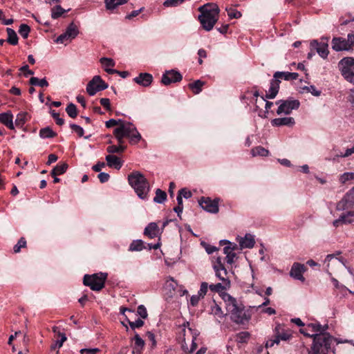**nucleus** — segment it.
I'll return each mask as SVG.
<instances>
[{
    "mask_svg": "<svg viewBox=\"0 0 354 354\" xmlns=\"http://www.w3.org/2000/svg\"><path fill=\"white\" fill-rule=\"evenodd\" d=\"M222 298L225 303L226 309L230 314L231 319L239 324H243L251 318V315L242 304L238 303L236 299L228 293L223 292Z\"/></svg>",
    "mask_w": 354,
    "mask_h": 354,
    "instance_id": "nucleus-1",
    "label": "nucleus"
},
{
    "mask_svg": "<svg viewBox=\"0 0 354 354\" xmlns=\"http://www.w3.org/2000/svg\"><path fill=\"white\" fill-rule=\"evenodd\" d=\"M215 276L221 282L212 283L209 285V289L212 292L223 293V291L228 290L231 286L230 280L227 277V271L222 262V258L218 257L212 265Z\"/></svg>",
    "mask_w": 354,
    "mask_h": 354,
    "instance_id": "nucleus-2",
    "label": "nucleus"
},
{
    "mask_svg": "<svg viewBox=\"0 0 354 354\" xmlns=\"http://www.w3.org/2000/svg\"><path fill=\"white\" fill-rule=\"evenodd\" d=\"M198 19L206 31H210L218 19L219 8L214 3H207L198 8Z\"/></svg>",
    "mask_w": 354,
    "mask_h": 354,
    "instance_id": "nucleus-3",
    "label": "nucleus"
},
{
    "mask_svg": "<svg viewBox=\"0 0 354 354\" xmlns=\"http://www.w3.org/2000/svg\"><path fill=\"white\" fill-rule=\"evenodd\" d=\"M128 181L140 198H147L149 185L143 174L139 171H133L128 176Z\"/></svg>",
    "mask_w": 354,
    "mask_h": 354,
    "instance_id": "nucleus-4",
    "label": "nucleus"
},
{
    "mask_svg": "<svg viewBox=\"0 0 354 354\" xmlns=\"http://www.w3.org/2000/svg\"><path fill=\"white\" fill-rule=\"evenodd\" d=\"M332 342L333 337L328 333H316L309 354H328Z\"/></svg>",
    "mask_w": 354,
    "mask_h": 354,
    "instance_id": "nucleus-5",
    "label": "nucleus"
},
{
    "mask_svg": "<svg viewBox=\"0 0 354 354\" xmlns=\"http://www.w3.org/2000/svg\"><path fill=\"white\" fill-rule=\"evenodd\" d=\"M299 77L298 73H290V72H281L277 71L274 73L273 75V79L270 82V86L268 93L266 95V98L268 99H274L279 89V84L281 83V80L283 79L285 80H297Z\"/></svg>",
    "mask_w": 354,
    "mask_h": 354,
    "instance_id": "nucleus-6",
    "label": "nucleus"
},
{
    "mask_svg": "<svg viewBox=\"0 0 354 354\" xmlns=\"http://www.w3.org/2000/svg\"><path fill=\"white\" fill-rule=\"evenodd\" d=\"M183 335L182 347L183 350L188 353H192L197 347L196 343L198 333L189 327V323H184L182 326L181 332Z\"/></svg>",
    "mask_w": 354,
    "mask_h": 354,
    "instance_id": "nucleus-7",
    "label": "nucleus"
},
{
    "mask_svg": "<svg viewBox=\"0 0 354 354\" xmlns=\"http://www.w3.org/2000/svg\"><path fill=\"white\" fill-rule=\"evenodd\" d=\"M292 337L290 330L285 329L283 326L278 324L275 326L273 336L267 340L266 347L271 348L275 344L278 345L280 341H288Z\"/></svg>",
    "mask_w": 354,
    "mask_h": 354,
    "instance_id": "nucleus-8",
    "label": "nucleus"
},
{
    "mask_svg": "<svg viewBox=\"0 0 354 354\" xmlns=\"http://www.w3.org/2000/svg\"><path fill=\"white\" fill-rule=\"evenodd\" d=\"M107 277L106 273H97L92 275L85 274L83 283L85 286H89L94 291H100L104 287L105 281Z\"/></svg>",
    "mask_w": 354,
    "mask_h": 354,
    "instance_id": "nucleus-9",
    "label": "nucleus"
},
{
    "mask_svg": "<svg viewBox=\"0 0 354 354\" xmlns=\"http://www.w3.org/2000/svg\"><path fill=\"white\" fill-rule=\"evenodd\" d=\"M338 67L344 78L354 84V58L347 57L342 59L339 62Z\"/></svg>",
    "mask_w": 354,
    "mask_h": 354,
    "instance_id": "nucleus-10",
    "label": "nucleus"
},
{
    "mask_svg": "<svg viewBox=\"0 0 354 354\" xmlns=\"http://www.w3.org/2000/svg\"><path fill=\"white\" fill-rule=\"evenodd\" d=\"M115 129L120 131L123 136L129 138L131 143H137L141 140V135L131 122L122 120L121 124Z\"/></svg>",
    "mask_w": 354,
    "mask_h": 354,
    "instance_id": "nucleus-11",
    "label": "nucleus"
},
{
    "mask_svg": "<svg viewBox=\"0 0 354 354\" xmlns=\"http://www.w3.org/2000/svg\"><path fill=\"white\" fill-rule=\"evenodd\" d=\"M279 104L277 111L278 115L290 114L292 110H296L299 107L300 103L297 100L288 99L286 100H279L276 102Z\"/></svg>",
    "mask_w": 354,
    "mask_h": 354,
    "instance_id": "nucleus-12",
    "label": "nucleus"
},
{
    "mask_svg": "<svg viewBox=\"0 0 354 354\" xmlns=\"http://www.w3.org/2000/svg\"><path fill=\"white\" fill-rule=\"evenodd\" d=\"M108 88V84L102 80L100 75H95L87 84L86 92L91 96L94 95L97 92L103 91Z\"/></svg>",
    "mask_w": 354,
    "mask_h": 354,
    "instance_id": "nucleus-13",
    "label": "nucleus"
},
{
    "mask_svg": "<svg viewBox=\"0 0 354 354\" xmlns=\"http://www.w3.org/2000/svg\"><path fill=\"white\" fill-rule=\"evenodd\" d=\"M218 198L212 200L209 197H201L198 201L200 206L205 211L210 213H217L218 208Z\"/></svg>",
    "mask_w": 354,
    "mask_h": 354,
    "instance_id": "nucleus-14",
    "label": "nucleus"
},
{
    "mask_svg": "<svg viewBox=\"0 0 354 354\" xmlns=\"http://www.w3.org/2000/svg\"><path fill=\"white\" fill-rule=\"evenodd\" d=\"M354 206V188L350 190L343 198L337 203L336 209L338 211H343Z\"/></svg>",
    "mask_w": 354,
    "mask_h": 354,
    "instance_id": "nucleus-15",
    "label": "nucleus"
},
{
    "mask_svg": "<svg viewBox=\"0 0 354 354\" xmlns=\"http://www.w3.org/2000/svg\"><path fill=\"white\" fill-rule=\"evenodd\" d=\"M324 263H326L327 272L331 274L332 272H335L336 268H340L344 266L343 263L333 254L326 256Z\"/></svg>",
    "mask_w": 354,
    "mask_h": 354,
    "instance_id": "nucleus-16",
    "label": "nucleus"
},
{
    "mask_svg": "<svg viewBox=\"0 0 354 354\" xmlns=\"http://www.w3.org/2000/svg\"><path fill=\"white\" fill-rule=\"evenodd\" d=\"M182 75L178 71L171 70L165 72L162 77L161 82L165 85H169L173 82H178L182 80Z\"/></svg>",
    "mask_w": 354,
    "mask_h": 354,
    "instance_id": "nucleus-17",
    "label": "nucleus"
},
{
    "mask_svg": "<svg viewBox=\"0 0 354 354\" xmlns=\"http://www.w3.org/2000/svg\"><path fill=\"white\" fill-rule=\"evenodd\" d=\"M354 222V210L348 211L346 213H343L339 218L335 220L333 222V225L335 227L341 226L342 225L351 224Z\"/></svg>",
    "mask_w": 354,
    "mask_h": 354,
    "instance_id": "nucleus-18",
    "label": "nucleus"
},
{
    "mask_svg": "<svg viewBox=\"0 0 354 354\" xmlns=\"http://www.w3.org/2000/svg\"><path fill=\"white\" fill-rule=\"evenodd\" d=\"M305 271L306 268L304 265L299 263H294L291 268L290 275L294 279L304 281L305 279L303 276V273Z\"/></svg>",
    "mask_w": 354,
    "mask_h": 354,
    "instance_id": "nucleus-19",
    "label": "nucleus"
},
{
    "mask_svg": "<svg viewBox=\"0 0 354 354\" xmlns=\"http://www.w3.org/2000/svg\"><path fill=\"white\" fill-rule=\"evenodd\" d=\"M332 48L335 51L351 50H352L349 44L343 37H334L332 39Z\"/></svg>",
    "mask_w": 354,
    "mask_h": 354,
    "instance_id": "nucleus-20",
    "label": "nucleus"
},
{
    "mask_svg": "<svg viewBox=\"0 0 354 354\" xmlns=\"http://www.w3.org/2000/svg\"><path fill=\"white\" fill-rule=\"evenodd\" d=\"M310 47L316 50L317 53L322 57L326 58L329 53L328 50V44L326 42L319 43L317 40H313L310 42Z\"/></svg>",
    "mask_w": 354,
    "mask_h": 354,
    "instance_id": "nucleus-21",
    "label": "nucleus"
},
{
    "mask_svg": "<svg viewBox=\"0 0 354 354\" xmlns=\"http://www.w3.org/2000/svg\"><path fill=\"white\" fill-rule=\"evenodd\" d=\"M238 248V246L236 243H233L230 245H227L223 248V252L226 255V261L228 264H232L235 259H236V254L234 252Z\"/></svg>",
    "mask_w": 354,
    "mask_h": 354,
    "instance_id": "nucleus-22",
    "label": "nucleus"
},
{
    "mask_svg": "<svg viewBox=\"0 0 354 354\" xmlns=\"http://www.w3.org/2000/svg\"><path fill=\"white\" fill-rule=\"evenodd\" d=\"M133 80L138 84L147 87L151 84L153 81V77L149 73H140L138 77H135Z\"/></svg>",
    "mask_w": 354,
    "mask_h": 354,
    "instance_id": "nucleus-23",
    "label": "nucleus"
},
{
    "mask_svg": "<svg viewBox=\"0 0 354 354\" xmlns=\"http://www.w3.org/2000/svg\"><path fill=\"white\" fill-rule=\"evenodd\" d=\"M271 124L274 127L288 126L292 127L295 124V120L292 117L279 118L273 119Z\"/></svg>",
    "mask_w": 354,
    "mask_h": 354,
    "instance_id": "nucleus-24",
    "label": "nucleus"
},
{
    "mask_svg": "<svg viewBox=\"0 0 354 354\" xmlns=\"http://www.w3.org/2000/svg\"><path fill=\"white\" fill-rule=\"evenodd\" d=\"M0 122L10 129H15L13 124V115L10 111L0 113Z\"/></svg>",
    "mask_w": 354,
    "mask_h": 354,
    "instance_id": "nucleus-25",
    "label": "nucleus"
},
{
    "mask_svg": "<svg viewBox=\"0 0 354 354\" xmlns=\"http://www.w3.org/2000/svg\"><path fill=\"white\" fill-rule=\"evenodd\" d=\"M159 229L158 226L156 223H150L145 229L144 234L153 239L158 235Z\"/></svg>",
    "mask_w": 354,
    "mask_h": 354,
    "instance_id": "nucleus-26",
    "label": "nucleus"
},
{
    "mask_svg": "<svg viewBox=\"0 0 354 354\" xmlns=\"http://www.w3.org/2000/svg\"><path fill=\"white\" fill-rule=\"evenodd\" d=\"M107 165L110 167H113L116 169H120L122 166V162L119 158L114 155H108L105 158Z\"/></svg>",
    "mask_w": 354,
    "mask_h": 354,
    "instance_id": "nucleus-27",
    "label": "nucleus"
},
{
    "mask_svg": "<svg viewBox=\"0 0 354 354\" xmlns=\"http://www.w3.org/2000/svg\"><path fill=\"white\" fill-rule=\"evenodd\" d=\"M255 241L251 234H246L245 237L241 238L239 245L241 248H252L254 245Z\"/></svg>",
    "mask_w": 354,
    "mask_h": 354,
    "instance_id": "nucleus-28",
    "label": "nucleus"
},
{
    "mask_svg": "<svg viewBox=\"0 0 354 354\" xmlns=\"http://www.w3.org/2000/svg\"><path fill=\"white\" fill-rule=\"evenodd\" d=\"M64 32L70 37L71 39H73L77 36L79 30L77 26L73 22H71Z\"/></svg>",
    "mask_w": 354,
    "mask_h": 354,
    "instance_id": "nucleus-29",
    "label": "nucleus"
},
{
    "mask_svg": "<svg viewBox=\"0 0 354 354\" xmlns=\"http://www.w3.org/2000/svg\"><path fill=\"white\" fill-rule=\"evenodd\" d=\"M307 326L310 330V332L319 333H326L325 330L328 328L327 325L322 326L319 323H311L308 324Z\"/></svg>",
    "mask_w": 354,
    "mask_h": 354,
    "instance_id": "nucleus-30",
    "label": "nucleus"
},
{
    "mask_svg": "<svg viewBox=\"0 0 354 354\" xmlns=\"http://www.w3.org/2000/svg\"><path fill=\"white\" fill-rule=\"evenodd\" d=\"M6 32L8 33V42L12 45H17L18 44V37L15 31L10 28H7Z\"/></svg>",
    "mask_w": 354,
    "mask_h": 354,
    "instance_id": "nucleus-31",
    "label": "nucleus"
},
{
    "mask_svg": "<svg viewBox=\"0 0 354 354\" xmlns=\"http://www.w3.org/2000/svg\"><path fill=\"white\" fill-rule=\"evenodd\" d=\"M204 84V82H202L198 80L194 82L193 83L189 84L188 86L194 94H198L199 93L201 92L202 87L203 86Z\"/></svg>",
    "mask_w": 354,
    "mask_h": 354,
    "instance_id": "nucleus-32",
    "label": "nucleus"
},
{
    "mask_svg": "<svg viewBox=\"0 0 354 354\" xmlns=\"http://www.w3.org/2000/svg\"><path fill=\"white\" fill-rule=\"evenodd\" d=\"M251 153L252 156H267L269 154V151L261 146L254 147L251 149Z\"/></svg>",
    "mask_w": 354,
    "mask_h": 354,
    "instance_id": "nucleus-33",
    "label": "nucleus"
},
{
    "mask_svg": "<svg viewBox=\"0 0 354 354\" xmlns=\"http://www.w3.org/2000/svg\"><path fill=\"white\" fill-rule=\"evenodd\" d=\"M68 168V165L65 162L57 165L52 171L51 175L53 176H56L57 175H61L66 172Z\"/></svg>",
    "mask_w": 354,
    "mask_h": 354,
    "instance_id": "nucleus-34",
    "label": "nucleus"
},
{
    "mask_svg": "<svg viewBox=\"0 0 354 354\" xmlns=\"http://www.w3.org/2000/svg\"><path fill=\"white\" fill-rule=\"evenodd\" d=\"M39 136L42 138H50L55 137L57 133L48 127L40 129Z\"/></svg>",
    "mask_w": 354,
    "mask_h": 354,
    "instance_id": "nucleus-35",
    "label": "nucleus"
},
{
    "mask_svg": "<svg viewBox=\"0 0 354 354\" xmlns=\"http://www.w3.org/2000/svg\"><path fill=\"white\" fill-rule=\"evenodd\" d=\"M145 248L144 242L142 240L138 239L133 241L129 246V251L138 252L141 251Z\"/></svg>",
    "mask_w": 354,
    "mask_h": 354,
    "instance_id": "nucleus-36",
    "label": "nucleus"
},
{
    "mask_svg": "<svg viewBox=\"0 0 354 354\" xmlns=\"http://www.w3.org/2000/svg\"><path fill=\"white\" fill-rule=\"evenodd\" d=\"M28 120V113L26 112H21L17 115L15 119V124L17 127H23Z\"/></svg>",
    "mask_w": 354,
    "mask_h": 354,
    "instance_id": "nucleus-37",
    "label": "nucleus"
},
{
    "mask_svg": "<svg viewBox=\"0 0 354 354\" xmlns=\"http://www.w3.org/2000/svg\"><path fill=\"white\" fill-rule=\"evenodd\" d=\"M167 198L166 192L162 191L160 189H157L156 191V196L153 201L157 203H163Z\"/></svg>",
    "mask_w": 354,
    "mask_h": 354,
    "instance_id": "nucleus-38",
    "label": "nucleus"
},
{
    "mask_svg": "<svg viewBox=\"0 0 354 354\" xmlns=\"http://www.w3.org/2000/svg\"><path fill=\"white\" fill-rule=\"evenodd\" d=\"M135 346L134 348L137 352L140 353L145 346V341L140 337L138 333L135 334L134 336Z\"/></svg>",
    "mask_w": 354,
    "mask_h": 354,
    "instance_id": "nucleus-39",
    "label": "nucleus"
},
{
    "mask_svg": "<svg viewBox=\"0 0 354 354\" xmlns=\"http://www.w3.org/2000/svg\"><path fill=\"white\" fill-rule=\"evenodd\" d=\"M29 83L32 86H39L41 87H46L48 83L45 78L39 80L37 77H32L30 79Z\"/></svg>",
    "mask_w": 354,
    "mask_h": 354,
    "instance_id": "nucleus-40",
    "label": "nucleus"
},
{
    "mask_svg": "<svg viewBox=\"0 0 354 354\" xmlns=\"http://www.w3.org/2000/svg\"><path fill=\"white\" fill-rule=\"evenodd\" d=\"M66 12V10L62 8L60 6H56L51 10V17L53 19H55L61 17Z\"/></svg>",
    "mask_w": 354,
    "mask_h": 354,
    "instance_id": "nucleus-41",
    "label": "nucleus"
},
{
    "mask_svg": "<svg viewBox=\"0 0 354 354\" xmlns=\"http://www.w3.org/2000/svg\"><path fill=\"white\" fill-rule=\"evenodd\" d=\"M225 10L227 12V15L230 19H239L242 15L241 12L238 11L232 7L226 8Z\"/></svg>",
    "mask_w": 354,
    "mask_h": 354,
    "instance_id": "nucleus-42",
    "label": "nucleus"
},
{
    "mask_svg": "<svg viewBox=\"0 0 354 354\" xmlns=\"http://www.w3.org/2000/svg\"><path fill=\"white\" fill-rule=\"evenodd\" d=\"M66 111L67 114L72 118H75L77 115V110L76 106L73 104L70 103L67 107L66 108Z\"/></svg>",
    "mask_w": 354,
    "mask_h": 354,
    "instance_id": "nucleus-43",
    "label": "nucleus"
},
{
    "mask_svg": "<svg viewBox=\"0 0 354 354\" xmlns=\"http://www.w3.org/2000/svg\"><path fill=\"white\" fill-rule=\"evenodd\" d=\"M211 313L220 318L224 316L221 308L214 301V304L211 306Z\"/></svg>",
    "mask_w": 354,
    "mask_h": 354,
    "instance_id": "nucleus-44",
    "label": "nucleus"
},
{
    "mask_svg": "<svg viewBox=\"0 0 354 354\" xmlns=\"http://www.w3.org/2000/svg\"><path fill=\"white\" fill-rule=\"evenodd\" d=\"M352 180H354V172H345L339 176V179L342 184H345Z\"/></svg>",
    "mask_w": 354,
    "mask_h": 354,
    "instance_id": "nucleus-45",
    "label": "nucleus"
},
{
    "mask_svg": "<svg viewBox=\"0 0 354 354\" xmlns=\"http://www.w3.org/2000/svg\"><path fill=\"white\" fill-rule=\"evenodd\" d=\"M125 149H126V147H124L123 145H119V146L111 145L106 148V151L109 153H122L125 150Z\"/></svg>",
    "mask_w": 354,
    "mask_h": 354,
    "instance_id": "nucleus-46",
    "label": "nucleus"
},
{
    "mask_svg": "<svg viewBox=\"0 0 354 354\" xmlns=\"http://www.w3.org/2000/svg\"><path fill=\"white\" fill-rule=\"evenodd\" d=\"M26 247V241L25 238L21 237L17 242L16 245L13 247V251L15 253H18L20 252L21 248Z\"/></svg>",
    "mask_w": 354,
    "mask_h": 354,
    "instance_id": "nucleus-47",
    "label": "nucleus"
},
{
    "mask_svg": "<svg viewBox=\"0 0 354 354\" xmlns=\"http://www.w3.org/2000/svg\"><path fill=\"white\" fill-rule=\"evenodd\" d=\"M30 30V27L28 25L23 24L19 26V33L22 37L26 39L28 37Z\"/></svg>",
    "mask_w": 354,
    "mask_h": 354,
    "instance_id": "nucleus-48",
    "label": "nucleus"
},
{
    "mask_svg": "<svg viewBox=\"0 0 354 354\" xmlns=\"http://www.w3.org/2000/svg\"><path fill=\"white\" fill-rule=\"evenodd\" d=\"M102 65L105 68H109V67H113L115 66V62L113 59L107 57H102L100 60Z\"/></svg>",
    "mask_w": 354,
    "mask_h": 354,
    "instance_id": "nucleus-49",
    "label": "nucleus"
},
{
    "mask_svg": "<svg viewBox=\"0 0 354 354\" xmlns=\"http://www.w3.org/2000/svg\"><path fill=\"white\" fill-rule=\"evenodd\" d=\"M250 337L248 332H241L236 335V341L239 343L246 342Z\"/></svg>",
    "mask_w": 354,
    "mask_h": 354,
    "instance_id": "nucleus-50",
    "label": "nucleus"
},
{
    "mask_svg": "<svg viewBox=\"0 0 354 354\" xmlns=\"http://www.w3.org/2000/svg\"><path fill=\"white\" fill-rule=\"evenodd\" d=\"M208 288H209V285L207 282H202L198 294L203 298L207 294Z\"/></svg>",
    "mask_w": 354,
    "mask_h": 354,
    "instance_id": "nucleus-51",
    "label": "nucleus"
},
{
    "mask_svg": "<svg viewBox=\"0 0 354 354\" xmlns=\"http://www.w3.org/2000/svg\"><path fill=\"white\" fill-rule=\"evenodd\" d=\"M304 90L307 91V92L310 93L313 95L318 97L321 95V91L317 90L315 86L310 85L309 86L304 87Z\"/></svg>",
    "mask_w": 354,
    "mask_h": 354,
    "instance_id": "nucleus-52",
    "label": "nucleus"
},
{
    "mask_svg": "<svg viewBox=\"0 0 354 354\" xmlns=\"http://www.w3.org/2000/svg\"><path fill=\"white\" fill-rule=\"evenodd\" d=\"M201 245L203 246V248H205V251L209 254H212L215 251L218 250V248L216 247L211 245H209L208 243H206L205 242H202Z\"/></svg>",
    "mask_w": 354,
    "mask_h": 354,
    "instance_id": "nucleus-53",
    "label": "nucleus"
},
{
    "mask_svg": "<svg viewBox=\"0 0 354 354\" xmlns=\"http://www.w3.org/2000/svg\"><path fill=\"white\" fill-rule=\"evenodd\" d=\"M50 113H51V115L53 116V118L55 120L56 124L57 125L62 126L64 124V119L59 118V113H56L55 110H52L50 111Z\"/></svg>",
    "mask_w": 354,
    "mask_h": 354,
    "instance_id": "nucleus-54",
    "label": "nucleus"
},
{
    "mask_svg": "<svg viewBox=\"0 0 354 354\" xmlns=\"http://www.w3.org/2000/svg\"><path fill=\"white\" fill-rule=\"evenodd\" d=\"M128 322H129L130 327L132 329H135L136 328H140L144 325V322L140 319H138L136 320L135 322H131V321L128 320Z\"/></svg>",
    "mask_w": 354,
    "mask_h": 354,
    "instance_id": "nucleus-55",
    "label": "nucleus"
},
{
    "mask_svg": "<svg viewBox=\"0 0 354 354\" xmlns=\"http://www.w3.org/2000/svg\"><path fill=\"white\" fill-rule=\"evenodd\" d=\"M182 3L181 0H166L163 5L166 7H176Z\"/></svg>",
    "mask_w": 354,
    "mask_h": 354,
    "instance_id": "nucleus-56",
    "label": "nucleus"
},
{
    "mask_svg": "<svg viewBox=\"0 0 354 354\" xmlns=\"http://www.w3.org/2000/svg\"><path fill=\"white\" fill-rule=\"evenodd\" d=\"M137 313L142 319H146L147 317V311L143 305H140L138 307Z\"/></svg>",
    "mask_w": 354,
    "mask_h": 354,
    "instance_id": "nucleus-57",
    "label": "nucleus"
},
{
    "mask_svg": "<svg viewBox=\"0 0 354 354\" xmlns=\"http://www.w3.org/2000/svg\"><path fill=\"white\" fill-rule=\"evenodd\" d=\"M105 71L106 73H108L109 74L118 73L123 78L127 77V75H129V73L127 71L120 72L117 70L111 69V68H105Z\"/></svg>",
    "mask_w": 354,
    "mask_h": 354,
    "instance_id": "nucleus-58",
    "label": "nucleus"
},
{
    "mask_svg": "<svg viewBox=\"0 0 354 354\" xmlns=\"http://www.w3.org/2000/svg\"><path fill=\"white\" fill-rule=\"evenodd\" d=\"M71 128L75 131L80 137L83 136L84 129L79 125L75 124H71Z\"/></svg>",
    "mask_w": 354,
    "mask_h": 354,
    "instance_id": "nucleus-59",
    "label": "nucleus"
},
{
    "mask_svg": "<svg viewBox=\"0 0 354 354\" xmlns=\"http://www.w3.org/2000/svg\"><path fill=\"white\" fill-rule=\"evenodd\" d=\"M122 120H116L115 119H111L108 121L106 122V127L107 128H111L113 126H115V125H120L121 123H122Z\"/></svg>",
    "mask_w": 354,
    "mask_h": 354,
    "instance_id": "nucleus-60",
    "label": "nucleus"
},
{
    "mask_svg": "<svg viewBox=\"0 0 354 354\" xmlns=\"http://www.w3.org/2000/svg\"><path fill=\"white\" fill-rule=\"evenodd\" d=\"M71 39L65 32H64L56 39V42L59 44H64L65 41Z\"/></svg>",
    "mask_w": 354,
    "mask_h": 354,
    "instance_id": "nucleus-61",
    "label": "nucleus"
},
{
    "mask_svg": "<svg viewBox=\"0 0 354 354\" xmlns=\"http://www.w3.org/2000/svg\"><path fill=\"white\" fill-rule=\"evenodd\" d=\"M100 351L99 348H82L80 350L81 354H97Z\"/></svg>",
    "mask_w": 354,
    "mask_h": 354,
    "instance_id": "nucleus-62",
    "label": "nucleus"
},
{
    "mask_svg": "<svg viewBox=\"0 0 354 354\" xmlns=\"http://www.w3.org/2000/svg\"><path fill=\"white\" fill-rule=\"evenodd\" d=\"M203 297L201 296H200V295L197 294V295H192L191 297V299H190V304L192 306H196L198 305L199 301L201 299H202Z\"/></svg>",
    "mask_w": 354,
    "mask_h": 354,
    "instance_id": "nucleus-63",
    "label": "nucleus"
},
{
    "mask_svg": "<svg viewBox=\"0 0 354 354\" xmlns=\"http://www.w3.org/2000/svg\"><path fill=\"white\" fill-rule=\"evenodd\" d=\"M178 195H181L182 198L183 197L185 198H189L192 194L190 191L183 188L179 190Z\"/></svg>",
    "mask_w": 354,
    "mask_h": 354,
    "instance_id": "nucleus-64",
    "label": "nucleus"
}]
</instances>
